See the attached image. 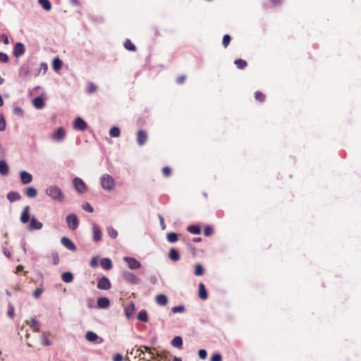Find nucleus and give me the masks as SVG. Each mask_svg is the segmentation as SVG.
<instances>
[{
  "instance_id": "1",
  "label": "nucleus",
  "mask_w": 361,
  "mask_h": 361,
  "mask_svg": "<svg viewBox=\"0 0 361 361\" xmlns=\"http://www.w3.org/2000/svg\"><path fill=\"white\" fill-rule=\"evenodd\" d=\"M45 194L55 201L63 202L65 196L61 188L55 185L48 186L45 190Z\"/></svg>"
},
{
  "instance_id": "2",
  "label": "nucleus",
  "mask_w": 361,
  "mask_h": 361,
  "mask_svg": "<svg viewBox=\"0 0 361 361\" xmlns=\"http://www.w3.org/2000/svg\"><path fill=\"white\" fill-rule=\"evenodd\" d=\"M101 185L103 189L111 191L114 188L115 182L109 174H104L101 178Z\"/></svg>"
},
{
  "instance_id": "3",
  "label": "nucleus",
  "mask_w": 361,
  "mask_h": 361,
  "mask_svg": "<svg viewBox=\"0 0 361 361\" xmlns=\"http://www.w3.org/2000/svg\"><path fill=\"white\" fill-rule=\"evenodd\" d=\"M123 279L128 283L133 285H137L140 283V279L134 273L125 271L122 273Z\"/></svg>"
},
{
  "instance_id": "4",
  "label": "nucleus",
  "mask_w": 361,
  "mask_h": 361,
  "mask_svg": "<svg viewBox=\"0 0 361 361\" xmlns=\"http://www.w3.org/2000/svg\"><path fill=\"white\" fill-rule=\"evenodd\" d=\"M66 223L68 227L72 230H75L79 225V221L78 216L75 214H70L66 216Z\"/></svg>"
},
{
  "instance_id": "5",
  "label": "nucleus",
  "mask_w": 361,
  "mask_h": 361,
  "mask_svg": "<svg viewBox=\"0 0 361 361\" xmlns=\"http://www.w3.org/2000/svg\"><path fill=\"white\" fill-rule=\"evenodd\" d=\"M123 261L126 262L130 269H137L141 267V263L132 257H124Z\"/></svg>"
},
{
  "instance_id": "6",
  "label": "nucleus",
  "mask_w": 361,
  "mask_h": 361,
  "mask_svg": "<svg viewBox=\"0 0 361 361\" xmlns=\"http://www.w3.org/2000/svg\"><path fill=\"white\" fill-rule=\"evenodd\" d=\"M73 182L74 188L79 193H84L87 190V186L81 178L76 177Z\"/></svg>"
},
{
  "instance_id": "7",
  "label": "nucleus",
  "mask_w": 361,
  "mask_h": 361,
  "mask_svg": "<svg viewBox=\"0 0 361 361\" xmlns=\"http://www.w3.org/2000/svg\"><path fill=\"white\" fill-rule=\"evenodd\" d=\"M111 287V282L106 276L100 278L97 283V288L100 290H107Z\"/></svg>"
},
{
  "instance_id": "8",
  "label": "nucleus",
  "mask_w": 361,
  "mask_h": 361,
  "mask_svg": "<svg viewBox=\"0 0 361 361\" xmlns=\"http://www.w3.org/2000/svg\"><path fill=\"white\" fill-rule=\"evenodd\" d=\"M25 52V47L24 44L21 42H17L14 47L13 51V54L15 57L18 58L23 55Z\"/></svg>"
},
{
  "instance_id": "9",
  "label": "nucleus",
  "mask_w": 361,
  "mask_h": 361,
  "mask_svg": "<svg viewBox=\"0 0 361 361\" xmlns=\"http://www.w3.org/2000/svg\"><path fill=\"white\" fill-rule=\"evenodd\" d=\"M65 130L63 128L60 127L56 130L55 133L52 134L51 139L56 142H61L65 138Z\"/></svg>"
},
{
  "instance_id": "10",
  "label": "nucleus",
  "mask_w": 361,
  "mask_h": 361,
  "mask_svg": "<svg viewBox=\"0 0 361 361\" xmlns=\"http://www.w3.org/2000/svg\"><path fill=\"white\" fill-rule=\"evenodd\" d=\"M73 128L75 130L82 131L87 129V124L84 119L80 117H78L74 121Z\"/></svg>"
},
{
  "instance_id": "11",
  "label": "nucleus",
  "mask_w": 361,
  "mask_h": 361,
  "mask_svg": "<svg viewBox=\"0 0 361 361\" xmlns=\"http://www.w3.org/2000/svg\"><path fill=\"white\" fill-rule=\"evenodd\" d=\"M43 226L42 223L39 221L35 216H32L30 219V222L27 226L28 231L40 230Z\"/></svg>"
},
{
  "instance_id": "12",
  "label": "nucleus",
  "mask_w": 361,
  "mask_h": 361,
  "mask_svg": "<svg viewBox=\"0 0 361 361\" xmlns=\"http://www.w3.org/2000/svg\"><path fill=\"white\" fill-rule=\"evenodd\" d=\"M92 233H93L92 239L94 242H98L102 239V230H101L100 227L96 224H92Z\"/></svg>"
},
{
  "instance_id": "13",
  "label": "nucleus",
  "mask_w": 361,
  "mask_h": 361,
  "mask_svg": "<svg viewBox=\"0 0 361 361\" xmlns=\"http://www.w3.org/2000/svg\"><path fill=\"white\" fill-rule=\"evenodd\" d=\"M61 243L66 248L71 251L75 252L77 250L75 245L67 237H62Z\"/></svg>"
},
{
  "instance_id": "14",
  "label": "nucleus",
  "mask_w": 361,
  "mask_h": 361,
  "mask_svg": "<svg viewBox=\"0 0 361 361\" xmlns=\"http://www.w3.org/2000/svg\"><path fill=\"white\" fill-rule=\"evenodd\" d=\"M147 140V134L145 130H140L137 133V142L140 146L145 144Z\"/></svg>"
},
{
  "instance_id": "15",
  "label": "nucleus",
  "mask_w": 361,
  "mask_h": 361,
  "mask_svg": "<svg viewBox=\"0 0 361 361\" xmlns=\"http://www.w3.org/2000/svg\"><path fill=\"white\" fill-rule=\"evenodd\" d=\"M20 181L23 185L28 184L32 180V176L25 171H20Z\"/></svg>"
},
{
  "instance_id": "16",
  "label": "nucleus",
  "mask_w": 361,
  "mask_h": 361,
  "mask_svg": "<svg viewBox=\"0 0 361 361\" xmlns=\"http://www.w3.org/2000/svg\"><path fill=\"white\" fill-rule=\"evenodd\" d=\"M6 198L10 202H14L20 200L21 196L18 192L11 191L7 193Z\"/></svg>"
},
{
  "instance_id": "17",
  "label": "nucleus",
  "mask_w": 361,
  "mask_h": 361,
  "mask_svg": "<svg viewBox=\"0 0 361 361\" xmlns=\"http://www.w3.org/2000/svg\"><path fill=\"white\" fill-rule=\"evenodd\" d=\"M29 211H30V206H25L22 212L21 216H20V221L23 224H26L29 221L30 215H29Z\"/></svg>"
},
{
  "instance_id": "18",
  "label": "nucleus",
  "mask_w": 361,
  "mask_h": 361,
  "mask_svg": "<svg viewBox=\"0 0 361 361\" xmlns=\"http://www.w3.org/2000/svg\"><path fill=\"white\" fill-rule=\"evenodd\" d=\"M110 305V301L107 298L102 297L97 299V307L101 309L107 308Z\"/></svg>"
},
{
  "instance_id": "19",
  "label": "nucleus",
  "mask_w": 361,
  "mask_h": 361,
  "mask_svg": "<svg viewBox=\"0 0 361 361\" xmlns=\"http://www.w3.org/2000/svg\"><path fill=\"white\" fill-rule=\"evenodd\" d=\"M32 104L37 109H42L45 105L44 101L41 97H35L32 101Z\"/></svg>"
},
{
  "instance_id": "20",
  "label": "nucleus",
  "mask_w": 361,
  "mask_h": 361,
  "mask_svg": "<svg viewBox=\"0 0 361 361\" xmlns=\"http://www.w3.org/2000/svg\"><path fill=\"white\" fill-rule=\"evenodd\" d=\"M199 297L202 300H206L208 298V294L203 283L199 284Z\"/></svg>"
},
{
  "instance_id": "21",
  "label": "nucleus",
  "mask_w": 361,
  "mask_h": 361,
  "mask_svg": "<svg viewBox=\"0 0 361 361\" xmlns=\"http://www.w3.org/2000/svg\"><path fill=\"white\" fill-rule=\"evenodd\" d=\"M169 257L173 262H177L180 259V255L176 248H171L169 252Z\"/></svg>"
},
{
  "instance_id": "22",
  "label": "nucleus",
  "mask_w": 361,
  "mask_h": 361,
  "mask_svg": "<svg viewBox=\"0 0 361 361\" xmlns=\"http://www.w3.org/2000/svg\"><path fill=\"white\" fill-rule=\"evenodd\" d=\"M100 264L103 269L109 270L112 268V262L109 258H103L100 261Z\"/></svg>"
},
{
  "instance_id": "23",
  "label": "nucleus",
  "mask_w": 361,
  "mask_h": 361,
  "mask_svg": "<svg viewBox=\"0 0 361 361\" xmlns=\"http://www.w3.org/2000/svg\"><path fill=\"white\" fill-rule=\"evenodd\" d=\"M8 170L7 162L4 159L0 160V174L6 175L8 173Z\"/></svg>"
},
{
  "instance_id": "24",
  "label": "nucleus",
  "mask_w": 361,
  "mask_h": 361,
  "mask_svg": "<svg viewBox=\"0 0 361 361\" xmlns=\"http://www.w3.org/2000/svg\"><path fill=\"white\" fill-rule=\"evenodd\" d=\"M25 195L30 198H34L37 195V190L35 187L30 186L26 188Z\"/></svg>"
},
{
  "instance_id": "25",
  "label": "nucleus",
  "mask_w": 361,
  "mask_h": 361,
  "mask_svg": "<svg viewBox=\"0 0 361 361\" xmlns=\"http://www.w3.org/2000/svg\"><path fill=\"white\" fill-rule=\"evenodd\" d=\"M171 345L177 348H181L183 346V339L180 336H176L171 341Z\"/></svg>"
},
{
  "instance_id": "26",
  "label": "nucleus",
  "mask_w": 361,
  "mask_h": 361,
  "mask_svg": "<svg viewBox=\"0 0 361 361\" xmlns=\"http://www.w3.org/2000/svg\"><path fill=\"white\" fill-rule=\"evenodd\" d=\"M187 231L195 235H199L201 233V228L198 225H190L188 226Z\"/></svg>"
},
{
  "instance_id": "27",
  "label": "nucleus",
  "mask_w": 361,
  "mask_h": 361,
  "mask_svg": "<svg viewBox=\"0 0 361 361\" xmlns=\"http://www.w3.org/2000/svg\"><path fill=\"white\" fill-rule=\"evenodd\" d=\"M156 302L159 305H160L161 306H164L168 303V298H167L166 295H165L164 294H159L156 297Z\"/></svg>"
},
{
  "instance_id": "28",
  "label": "nucleus",
  "mask_w": 361,
  "mask_h": 361,
  "mask_svg": "<svg viewBox=\"0 0 361 361\" xmlns=\"http://www.w3.org/2000/svg\"><path fill=\"white\" fill-rule=\"evenodd\" d=\"M49 334L46 332H42L40 336L41 343L44 346H50L51 345V341H49Z\"/></svg>"
},
{
  "instance_id": "29",
  "label": "nucleus",
  "mask_w": 361,
  "mask_h": 361,
  "mask_svg": "<svg viewBox=\"0 0 361 361\" xmlns=\"http://www.w3.org/2000/svg\"><path fill=\"white\" fill-rule=\"evenodd\" d=\"M85 338L90 342H95L99 338V336L96 333L89 331L85 334Z\"/></svg>"
},
{
  "instance_id": "30",
  "label": "nucleus",
  "mask_w": 361,
  "mask_h": 361,
  "mask_svg": "<svg viewBox=\"0 0 361 361\" xmlns=\"http://www.w3.org/2000/svg\"><path fill=\"white\" fill-rule=\"evenodd\" d=\"M61 279L65 283H71L73 280V275L70 271H66L62 274Z\"/></svg>"
},
{
  "instance_id": "31",
  "label": "nucleus",
  "mask_w": 361,
  "mask_h": 361,
  "mask_svg": "<svg viewBox=\"0 0 361 361\" xmlns=\"http://www.w3.org/2000/svg\"><path fill=\"white\" fill-rule=\"evenodd\" d=\"M135 305L131 302L127 307L125 309V314L127 318H130L135 311Z\"/></svg>"
},
{
  "instance_id": "32",
  "label": "nucleus",
  "mask_w": 361,
  "mask_h": 361,
  "mask_svg": "<svg viewBox=\"0 0 361 361\" xmlns=\"http://www.w3.org/2000/svg\"><path fill=\"white\" fill-rule=\"evenodd\" d=\"M38 2L45 11H49L51 10V4L49 0H38Z\"/></svg>"
},
{
  "instance_id": "33",
  "label": "nucleus",
  "mask_w": 361,
  "mask_h": 361,
  "mask_svg": "<svg viewBox=\"0 0 361 361\" xmlns=\"http://www.w3.org/2000/svg\"><path fill=\"white\" fill-rule=\"evenodd\" d=\"M39 322L35 319V318L32 317L31 318L30 323V327L32 329L33 331L39 332Z\"/></svg>"
},
{
  "instance_id": "34",
  "label": "nucleus",
  "mask_w": 361,
  "mask_h": 361,
  "mask_svg": "<svg viewBox=\"0 0 361 361\" xmlns=\"http://www.w3.org/2000/svg\"><path fill=\"white\" fill-rule=\"evenodd\" d=\"M62 65L63 62L59 58L56 57L53 60L52 66L54 71H57L60 70L62 67Z\"/></svg>"
},
{
  "instance_id": "35",
  "label": "nucleus",
  "mask_w": 361,
  "mask_h": 361,
  "mask_svg": "<svg viewBox=\"0 0 361 361\" xmlns=\"http://www.w3.org/2000/svg\"><path fill=\"white\" fill-rule=\"evenodd\" d=\"M137 318L138 320L144 322H147L148 321V315L145 310H141L139 312Z\"/></svg>"
},
{
  "instance_id": "36",
  "label": "nucleus",
  "mask_w": 361,
  "mask_h": 361,
  "mask_svg": "<svg viewBox=\"0 0 361 361\" xmlns=\"http://www.w3.org/2000/svg\"><path fill=\"white\" fill-rule=\"evenodd\" d=\"M29 73H30V68H29V67L27 66L23 65L19 68V74H20V75L23 76V77H26V76H27L29 75Z\"/></svg>"
},
{
  "instance_id": "37",
  "label": "nucleus",
  "mask_w": 361,
  "mask_h": 361,
  "mask_svg": "<svg viewBox=\"0 0 361 361\" xmlns=\"http://www.w3.org/2000/svg\"><path fill=\"white\" fill-rule=\"evenodd\" d=\"M204 273V269L200 264H195V275L202 276Z\"/></svg>"
},
{
  "instance_id": "38",
  "label": "nucleus",
  "mask_w": 361,
  "mask_h": 361,
  "mask_svg": "<svg viewBox=\"0 0 361 361\" xmlns=\"http://www.w3.org/2000/svg\"><path fill=\"white\" fill-rule=\"evenodd\" d=\"M124 47L131 51H136V47L131 42L130 39H126L124 42Z\"/></svg>"
},
{
  "instance_id": "39",
  "label": "nucleus",
  "mask_w": 361,
  "mask_h": 361,
  "mask_svg": "<svg viewBox=\"0 0 361 361\" xmlns=\"http://www.w3.org/2000/svg\"><path fill=\"white\" fill-rule=\"evenodd\" d=\"M121 131L119 128L116 126L112 127L109 130V135L110 136L113 137H117L120 135Z\"/></svg>"
},
{
  "instance_id": "40",
  "label": "nucleus",
  "mask_w": 361,
  "mask_h": 361,
  "mask_svg": "<svg viewBox=\"0 0 361 361\" xmlns=\"http://www.w3.org/2000/svg\"><path fill=\"white\" fill-rule=\"evenodd\" d=\"M234 63L237 66V67L240 69H243L247 66V62L241 59H238L235 60Z\"/></svg>"
},
{
  "instance_id": "41",
  "label": "nucleus",
  "mask_w": 361,
  "mask_h": 361,
  "mask_svg": "<svg viewBox=\"0 0 361 361\" xmlns=\"http://www.w3.org/2000/svg\"><path fill=\"white\" fill-rule=\"evenodd\" d=\"M178 234L176 233H169L167 235V240L169 243H176L178 240Z\"/></svg>"
},
{
  "instance_id": "42",
  "label": "nucleus",
  "mask_w": 361,
  "mask_h": 361,
  "mask_svg": "<svg viewBox=\"0 0 361 361\" xmlns=\"http://www.w3.org/2000/svg\"><path fill=\"white\" fill-rule=\"evenodd\" d=\"M107 232L109 237L113 239H115L118 235L117 231L111 226L107 228Z\"/></svg>"
},
{
  "instance_id": "43",
  "label": "nucleus",
  "mask_w": 361,
  "mask_h": 361,
  "mask_svg": "<svg viewBox=\"0 0 361 361\" xmlns=\"http://www.w3.org/2000/svg\"><path fill=\"white\" fill-rule=\"evenodd\" d=\"M47 68H48V67H47V63H42L40 64L39 68L35 73V75L37 76L40 73L41 71H43V73H45L47 72Z\"/></svg>"
},
{
  "instance_id": "44",
  "label": "nucleus",
  "mask_w": 361,
  "mask_h": 361,
  "mask_svg": "<svg viewBox=\"0 0 361 361\" xmlns=\"http://www.w3.org/2000/svg\"><path fill=\"white\" fill-rule=\"evenodd\" d=\"M185 310V308L183 305H178L172 307L171 312L173 313H181L183 312Z\"/></svg>"
},
{
  "instance_id": "45",
  "label": "nucleus",
  "mask_w": 361,
  "mask_h": 361,
  "mask_svg": "<svg viewBox=\"0 0 361 361\" xmlns=\"http://www.w3.org/2000/svg\"><path fill=\"white\" fill-rule=\"evenodd\" d=\"M255 97L257 100L259 102H264L265 100V95L259 91L255 92Z\"/></svg>"
},
{
  "instance_id": "46",
  "label": "nucleus",
  "mask_w": 361,
  "mask_h": 361,
  "mask_svg": "<svg viewBox=\"0 0 361 361\" xmlns=\"http://www.w3.org/2000/svg\"><path fill=\"white\" fill-rule=\"evenodd\" d=\"M231 37L229 35L226 34L223 37L222 44L224 47H227L231 42Z\"/></svg>"
},
{
  "instance_id": "47",
  "label": "nucleus",
  "mask_w": 361,
  "mask_h": 361,
  "mask_svg": "<svg viewBox=\"0 0 361 361\" xmlns=\"http://www.w3.org/2000/svg\"><path fill=\"white\" fill-rule=\"evenodd\" d=\"M82 207L85 211L88 212L90 213H92L94 211L93 207L89 202H85V204H83Z\"/></svg>"
},
{
  "instance_id": "48",
  "label": "nucleus",
  "mask_w": 361,
  "mask_h": 361,
  "mask_svg": "<svg viewBox=\"0 0 361 361\" xmlns=\"http://www.w3.org/2000/svg\"><path fill=\"white\" fill-rule=\"evenodd\" d=\"M6 128V121L2 114H0V131L4 130Z\"/></svg>"
},
{
  "instance_id": "49",
  "label": "nucleus",
  "mask_w": 361,
  "mask_h": 361,
  "mask_svg": "<svg viewBox=\"0 0 361 361\" xmlns=\"http://www.w3.org/2000/svg\"><path fill=\"white\" fill-rule=\"evenodd\" d=\"M198 355L200 357V359L202 360H204L207 358V352L206 350L204 349H200L199 351H198Z\"/></svg>"
},
{
  "instance_id": "50",
  "label": "nucleus",
  "mask_w": 361,
  "mask_h": 361,
  "mask_svg": "<svg viewBox=\"0 0 361 361\" xmlns=\"http://www.w3.org/2000/svg\"><path fill=\"white\" fill-rule=\"evenodd\" d=\"M44 289L42 288H37L35 290L33 291L32 295L35 298H39L41 294L42 293Z\"/></svg>"
},
{
  "instance_id": "51",
  "label": "nucleus",
  "mask_w": 361,
  "mask_h": 361,
  "mask_svg": "<svg viewBox=\"0 0 361 361\" xmlns=\"http://www.w3.org/2000/svg\"><path fill=\"white\" fill-rule=\"evenodd\" d=\"M162 172L164 176L168 177L171 173V169L169 166H165L163 168Z\"/></svg>"
},
{
  "instance_id": "52",
  "label": "nucleus",
  "mask_w": 361,
  "mask_h": 361,
  "mask_svg": "<svg viewBox=\"0 0 361 361\" xmlns=\"http://www.w3.org/2000/svg\"><path fill=\"white\" fill-rule=\"evenodd\" d=\"M0 61L4 63L8 61V56L6 54L0 51Z\"/></svg>"
},
{
  "instance_id": "53",
  "label": "nucleus",
  "mask_w": 361,
  "mask_h": 361,
  "mask_svg": "<svg viewBox=\"0 0 361 361\" xmlns=\"http://www.w3.org/2000/svg\"><path fill=\"white\" fill-rule=\"evenodd\" d=\"M14 307L12 305L9 304L8 310L7 312V314L9 317L12 318L14 316Z\"/></svg>"
},
{
  "instance_id": "54",
  "label": "nucleus",
  "mask_w": 361,
  "mask_h": 361,
  "mask_svg": "<svg viewBox=\"0 0 361 361\" xmlns=\"http://www.w3.org/2000/svg\"><path fill=\"white\" fill-rule=\"evenodd\" d=\"M211 361H222V357L219 353L214 354L211 357Z\"/></svg>"
},
{
  "instance_id": "55",
  "label": "nucleus",
  "mask_w": 361,
  "mask_h": 361,
  "mask_svg": "<svg viewBox=\"0 0 361 361\" xmlns=\"http://www.w3.org/2000/svg\"><path fill=\"white\" fill-rule=\"evenodd\" d=\"M97 89V86L94 83H90L87 87V93H93Z\"/></svg>"
},
{
  "instance_id": "56",
  "label": "nucleus",
  "mask_w": 361,
  "mask_h": 361,
  "mask_svg": "<svg viewBox=\"0 0 361 361\" xmlns=\"http://www.w3.org/2000/svg\"><path fill=\"white\" fill-rule=\"evenodd\" d=\"M13 113L16 115L23 116V110L22 108L17 106L13 109Z\"/></svg>"
},
{
  "instance_id": "57",
  "label": "nucleus",
  "mask_w": 361,
  "mask_h": 361,
  "mask_svg": "<svg viewBox=\"0 0 361 361\" xmlns=\"http://www.w3.org/2000/svg\"><path fill=\"white\" fill-rule=\"evenodd\" d=\"M53 264L57 265L59 263V257L56 252L52 253Z\"/></svg>"
},
{
  "instance_id": "58",
  "label": "nucleus",
  "mask_w": 361,
  "mask_h": 361,
  "mask_svg": "<svg viewBox=\"0 0 361 361\" xmlns=\"http://www.w3.org/2000/svg\"><path fill=\"white\" fill-rule=\"evenodd\" d=\"M212 232L213 229L210 226H207L204 230V234L206 236H209L210 235H212Z\"/></svg>"
},
{
  "instance_id": "59",
  "label": "nucleus",
  "mask_w": 361,
  "mask_h": 361,
  "mask_svg": "<svg viewBox=\"0 0 361 361\" xmlns=\"http://www.w3.org/2000/svg\"><path fill=\"white\" fill-rule=\"evenodd\" d=\"M90 266L92 267H96L98 266V258L97 257H93L91 259Z\"/></svg>"
},
{
  "instance_id": "60",
  "label": "nucleus",
  "mask_w": 361,
  "mask_h": 361,
  "mask_svg": "<svg viewBox=\"0 0 361 361\" xmlns=\"http://www.w3.org/2000/svg\"><path fill=\"white\" fill-rule=\"evenodd\" d=\"M113 360L114 361H123V356H122V355L120 354V353L115 354L114 356Z\"/></svg>"
},
{
  "instance_id": "61",
  "label": "nucleus",
  "mask_w": 361,
  "mask_h": 361,
  "mask_svg": "<svg viewBox=\"0 0 361 361\" xmlns=\"http://www.w3.org/2000/svg\"><path fill=\"white\" fill-rule=\"evenodd\" d=\"M185 80V75H180V76L177 78L176 82L178 84H182V83L184 82Z\"/></svg>"
},
{
  "instance_id": "62",
  "label": "nucleus",
  "mask_w": 361,
  "mask_h": 361,
  "mask_svg": "<svg viewBox=\"0 0 361 361\" xmlns=\"http://www.w3.org/2000/svg\"><path fill=\"white\" fill-rule=\"evenodd\" d=\"M159 219L160 220V224H161V228L165 229L166 225H165L164 219L163 216L159 214Z\"/></svg>"
},
{
  "instance_id": "63",
  "label": "nucleus",
  "mask_w": 361,
  "mask_h": 361,
  "mask_svg": "<svg viewBox=\"0 0 361 361\" xmlns=\"http://www.w3.org/2000/svg\"><path fill=\"white\" fill-rule=\"evenodd\" d=\"M149 281L152 284H156L157 283V278L156 276L152 275L150 276Z\"/></svg>"
},
{
  "instance_id": "64",
  "label": "nucleus",
  "mask_w": 361,
  "mask_h": 361,
  "mask_svg": "<svg viewBox=\"0 0 361 361\" xmlns=\"http://www.w3.org/2000/svg\"><path fill=\"white\" fill-rule=\"evenodd\" d=\"M1 37H2L4 44H8L9 43V41H8V37H7V35L4 34V35H2Z\"/></svg>"
}]
</instances>
